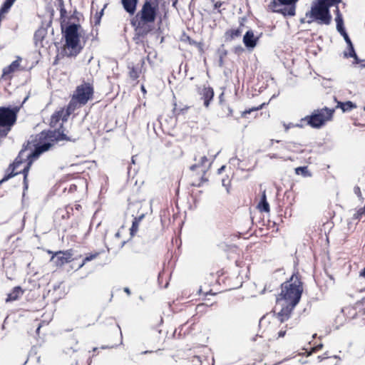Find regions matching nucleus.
<instances>
[{
  "label": "nucleus",
  "mask_w": 365,
  "mask_h": 365,
  "mask_svg": "<svg viewBox=\"0 0 365 365\" xmlns=\"http://www.w3.org/2000/svg\"><path fill=\"white\" fill-rule=\"evenodd\" d=\"M281 293L277 297V304L281 307L277 318L281 322L287 321L294 307L299 303L303 292L302 283L297 275L293 274L289 281L281 286Z\"/></svg>",
  "instance_id": "nucleus-1"
},
{
  "label": "nucleus",
  "mask_w": 365,
  "mask_h": 365,
  "mask_svg": "<svg viewBox=\"0 0 365 365\" xmlns=\"http://www.w3.org/2000/svg\"><path fill=\"white\" fill-rule=\"evenodd\" d=\"M53 145V144L51 142H45L41 144L32 145L31 143L29 141L27 145L21 150L14 162L9 165L7 171L11 170V173L6 174L0 180V185L4 182L7 181L12 177L16 175L19 173H14V171L15 169H16L24 161L28 160L29 162L27 165L24 168L22 171L24 174V189H28L27 175L33 160L38 158V156L43 152L48 150Z\"/></svg>",
  "instance_id": "nucleus-2"
},
{
  "label": "nucleus",
  "mask_w": 365,
  "mask_h": 365,
  "mask_svg": "<svg viewBox=\"0 0 365 365\" xmlns=\"http://www.w3.org/2000/svg\"><path fill=\"white\" fill-rule=\"evenodd\" d=\"M158 9L156 0H145L141 9L130 20L138 36H145L151 31L149 24L155 21Z\"/></svg>",
  "instance_id": "nucleus-3"
},
{
  "label": "nucleus",
  "mask_w": 365,
  "mask_h": 365,
  "mask_svg": "<svg viewBox=\"0 0 365 365\" xmlns=\"http://www.w3.org/2000/svg\"><path fill=\"white\" fill-rule=\"evenodd\" d=\"M26 96L21 104L14 107H0V138H4L11 130V127L15 124L17 119V114L25 101L28 99Z\"/></svg>",
  "instance_id": "nucleus-4"
},
{
  "label": "nucleus",
  "mask_w": 365,
  "mask_h": 365,
  "mask_svg": "<svg viewBox=\"0 0 365 365\" xmlns=\"http://www.w3.org/2000/svg\"><path fill=\"white\" fill-rule=\"evenodd\" d=\"M305 16L308 19V24L317 21L319 24L329 25L332 19L329 9L317 1L312 3L310 11H307Z\"/></svg>",
  "instance_id": "nucleus-5"
},
{
  "label": "nucleus",
  "mask_w": 365,
  "mask_h": 365,
  "mask_svg": "<svg viewBox=\"0 0 365 365\" xmlns=\"http://www.w3.org/2000/svg\"><path fill=\"white\" fill-rule=\"evenodd\" d=\"M80 27L79 24H71L65 29L63 27L61 28L66 40V46L68 49H71L68 56H76L82 48L79 46L80 36L78 29Z\"/></svg>",
  "instance_id": "nucleus-6"
},
{
  "label": "nucleus",
  "mask_w": 365,
  "mask_h": 365,
  "mask_svg": "<svg viewBox=\"0 0 365 365\" xmlns=\"http://www.w3.org/2000/svg\"><path fill=\"white\" fill-rule=\"evenodd\" d=\"M334 109H330L324 107L322 109L314 110L312 114L309 116L304 118V120L307 121L308 125L314 128H319L324 123L331 120L332 118Z\"/></svg>",
  "instance_id": "nucleus-7"
},
{
  "label": "nucleus",
  "mask_w": 365,
  "mask_h": 365,
  "mask_svg": "<svg viewBox=\"0 0 365 365\" xmlns=\"http://www.w3.org/2000/svg\"><path fill=\"white\" fill-rule=\"evenodd\" d=\"M93 93V86L88 83H85L76 88L73 96L78 101L80 106H83L92 98Z\"/></svg>",
  "instance_id": "nucleus-8"
},
{
  "label": "nucleus",
  "mask_w": 365,
  "mask_h": 365,
  "mask_svg": "<svg viewBox=\"0 0 365 365\" xmlns=\"http://www.w3.org/2000/svg\"><path fill=\"white\" fill-rule=\"evenodd\" d=\"M220 153V150L217 152L215 155H211L210 151H208V155H210V162L208 163V165L206 166V163H208L209 159L206 155H203L200 157L199 160L197 159V155H195L194 157V160L197 161V163L194 165H192L190 167V170L195 171L197 168H202V172L203 175H205L207 171L209 170V168L211 167L212 163L216 159L217 156Z\"/></svg>",
  "instance_id": "nucleus-9"
},
{
  "label": "nucleus",
  "mask_w": 365,
  "mask_h": 365,
  "mask_svg": "<svg viewBox=\"0 0 365 365\" xmlns=\"http://www.w3.org/2000/svg\"><path fill=\"white\" fill-rule=\"evenodd\" d=\"M72 255L69 251L57 252L52 257L51 262L57 267H61L71 261Z\"/></svg>",
  "instance_id": "nucleus-10"
},
{
  "label": "nucleus",
  "mask_w": 365,
  "mask_h": 365,
  "mask_svg": "<svg viewBox=\"0 0 365 365\" xmlns=\"http://www.w3.org/2000/svg\"><path fill=\"white\" fill-rule=\"evenodd\" d=\"M199 93L201 96V98L204 100V106L207 108L210 106L211 101L214 97V91L210 86H204L200 91H199Z\"/></svg>",
  "instance_id": "nucleus-11"
},
{
  "label": "nucleus",
  "mask_w": 365,
  "mask_h": 365,
  "mask_svg": "<svg viewBox=\"0 0 365 365\" xmlns=\"http://www.w3.org/2000/svg\"><path fill=\"white\" fill-rule=\"evenodd\" d=\"M258 37H255L252 30L247 31L243 37V43L245 46L249 48H254L257 43Z\"/></svg>",
  "instance_id": "nucleus-12"
},
{
  "label": "nucleus",
  "mask_w": 365,
  "mask_h": 365,
  "mask_svg": "<svg viewBox=\"0 0 365 365\" xmlns=\"http://www.w3.org/2000/svg\"><path fill=\"white\" fill-rule=\"evenodd\" d=\"M68 116H65L64 108L55 112L51 117L50 125L52 127L57 125L58 123L61 120L63 122L66 121Z\"/></svg>",
  "instance_id": "nucleus-13"
},
{
  "label": "nucleus",
  "mask_w": 365,
  "mask_h": 365,
  "mask_svg": "<svg viewBox=\"0 0 365 365\" xmlns=\"http://www.w3.org/2000/svg\"><path fill=\"white\" fill-rule=\"evenodd\" d=\"M138 0H121L125 11L130 15H133L136 11Z\"/></svg>",
  "instance_id": "nucleus-14"
},
{
  "label": "nucleus",
  "mask_w": 365,
  "mask_h": 365,
  "mask_svg": "<svg viewBox=\"0 0 365 365\" xmlns=\"http://www.w3.org/2000/svg\"><path fill=\"white\" fill-rule=\"evenodd\" d=\"M21 61V58L17 57V59L14 61L9 66L5 67L3 69V75L8 76L16 71L19 70L20 66V61Z\"/></svg>",
  "instance_id": "nucleus-15"
},
{
  "label": "nucleus",
  "mask_w": 365,
  "mask_h": 365,
  "mask_svg": "<svg viewBox=\"0 0 365 365\" xmlns=\"http://www.w3.org/2000/svg\"><path fill=\"white\" fill-rule=\"evenodd\" d=\"M283 8L277 9L274 6V11L279 12L282 14L284 16H293L295 14V5L289 4L282 6Z\"/></svg>",
  "instance_id": "nucleus-16"
},
{
  "label": "nucleus",
  "mask_w": 365,
  "mask_h": 365,
  "mask_svg": "<svg viewBox=\"0 0 365 365\" xmlns=\"http://www.w3.org/2000/svg\"><path fill=\"white\" fill-rule=\"evenodd\" d=\"M23 294V292L19 287H16L14 288L11 292L7 294V297L6 299V302H10L15 301L19 298V297Z\"/></svg>",
  "instance_id": "nucleus-17"
},
{
  "label": "nucleus",
  "mask_w": 365,
  "mask_h": 365,
  "mask_svg": "<svg viewBox=\"0 0 365 365\" xmlns=\"http://www.w3.org/2000/svg\"><path fill=\"white\" fill-rule=\"evenodd\" d=\"M79 106L78 101L73 96L66 109H64L65 116L68 117Z\"/></svg>",
  "instance_id": "nucleus-18"
},
{
  "label": "nucleus",
  "mask_w": 365,
  "mask_h": 365,
  "mask_svg": "<svg viewBox=\"0 0 365 365\" xmlns=\"http://www.w3.org/2000/svg\"><path fill=\"white\" fill-rule=\"evenodd\" d=\"M79 106L78 101L73 96L66 109H64L65 116L68 117Z\"/></svg>",
  "instance_id": "nucleus-19"
},
{
  "label": "nucleus",
  "mask_w": 365,
  "mask_h": 365,
  "mask_svg": "<svg viewBox=\"0 0 365 365\" xmlns=\"http://www.w3.org/2000/svg\"><path fill=\"white\" fill-rule=\"evenodd\" d=\"M144 217L145 215L142 214L139 217L134 218L132 226L130 229L131 236H133L138 232L139 223L144 218Z\"/></svg>",
  "instance_id": "nucleus-20"
},
{
  "label": "nucleus",
  "mask_w": 365,
  "mask_h": 365,
  "mask_svg": "<svg viewBox=\"0 0 365 365\" xmlns=\"http://www.w3.org/2000/svg\"><path fill=\"white\" fill-rule=\"evenodd\" d=\"M260 211L268 212L269 211V205L267 202L265 191L263 192L261 201L258 205Z\"/></svg>",
  "instance_id": "nucleus-21"
},
{
  "label": "nucleus",
  "mask_w": 365,
  "mask_h": 365,
  "mask_svg": "<svg viewBox=\"0 0 365 365\" xmlns=\"http://www.w3.org/2000/svg\"><path fill=\"white\" fill-rule=\"evenodd\" d=\"M336 108H340L343 112L351 110L356 108V106L351 101H346L344 103L338 102Z\"/></svg>",
  "instance_id": "nucleus-22"
},
{
  "label": "nucleus",
  "mask_w": 365,
  "mask_h": 365,
  "mask_svg": "<svg viewBox=\"0 0 365 365\" xmlns=\"http://www.w3.org/2000/svg\"><path fill=\"white\" fill-rule=\"evenodd\" d=\"M317 2L320 4L322 6H327L328 9L336 4H339L341 0H317Z\"/></svg>",
  "instance_id": "nucleus-23"
},
{
  "label": "nucleus",
  "mask_w": 365,
  "mask_h": 365,
  "mask_svg": "<svg viewBox=\"0 0 365 365\" xmlns=\"http://www.w3.org/2000/svg\"><path fill=\"white\" fill-rule=\"evenodd\" d=\"M242 29L240 28L236 29H231L226 32V35L230 38V39H234L241 36Z\"/></svg>",
  "instance_id": "nucleus-24"
},
{
  "label": "nucleus",
  "mask_w": 365,
  "mask_h": 365,
  "mask_svg": "<svg viewBox=\"0 0 365 365\" xmlns=\"http://www.w3.org/2000/svg\"><path fill=\"white\" fill-rule=\"evenodd\" d=\"M355 309L363 315H365V297L355 304Z\"/></svg>",
  "instance_id": "nucleus-25"
},
{
  "label": "nucleus",
  "mask_w": 365,
  "mask_h": 365,
  "mask_svg": "<svg viewBox=\"0 0 365 365\" xmlns=\"http://www.w3.org/2000/svg\"><path fill=\"white\" fill-rule=\"evenodd\" d=\"M335 21L336 23V30L339 34L346 31L344 26L343 17H335Z\"/></svg>",
  "instance_id": "nucleus-26"
},
{
  "label": "nucleus",
  "mask_w": 365,
  "mask_h": 365,
  "mask_svg": "<svg viewBox=\"0 0 365 365\" xmlns=\"http://www.w3.org/2000/svg\"><path fill=\"white\" fill-rule=\"evenodd\" d=\"M298 0H278V3H277L275 1H274V4L275 7H277V6H285V5H295L296 2Z\"/></svg>",
  "instance_id": "nucleus-27"
},
{
  "label": "nucleus",
  "mask_w": 365,
  "mask_h": 365,
  "mask_svg": "<svg viewBox=\"0 0 365 365\" xmlns=\"http://www.w3.org/2000/svg\"><path fill=\"white\" fill-rule=\"evenodd\" d=\"M295 173L297 175H302L304 177L311 176V174L307 170V167H298L295 169Z\"/></svg>",
  "instance_id": "nucleus-28"
},
{
  "label": "nucleus",
  "mask_w": 365,
  "mask_h": 365,
  "mask_svg": "<svg viewBox=\"0 0 365 365\" xmlns=\"http://www.w3.org/2000/svg\"><path fill=\"white\" fill-rule=\"evenodd\" d=\"M60 11V19H61V26L63 28V24L66 22V14L67 11L65 8H61L59 9Z\"/></svg>",
  "instance_id": "nucleus-29"
},
{
  "label": "nucleus",
  "mask_w": 365,
  "mask_h": 365,
  "mask_svg": "<svg viewBox=\"0 0 365 365\" xmlns=\"http://www.w3.org/2000/svg\"><path fill=\"white\" fill-rule=\"evenodd\" d=\"M348 52H344V55L345 57L346 58H351L352 56H356V52H355V50H354V46H353V43L351 44V45H348Z\"/></svg>",
  "instance_id": "nucleus-30"
},
{
  "label": "nucleus",
  "mask_w": 365,
  "mask_h": 365,
  "mask_svg": "<svg viewBox=\"0 0 365 365\" xmlns=\"http://www.w3.org/2000/svg\"><path fill=\"white\" fill-rule=\"evenodd\" d=\"M98 255V253H95V254H92V255H90L89 256L86 257L84 258V259L83 260V262L78 266V269L81 268L87 262L91 261V260L94 259L95 258H96Z\"/></svg>",
  "instance_id": "nucleus-31"
},
{
  "label": "nucleus",
  "mask_w": 365,
  "mask_h": 365,
  "mask_svg": "<svg viewBox=\"0 0 365 365\" xmlns=\"http://www.w3.org/2000/svg\"><path fill=\"white\" fill-rule=\"evenodd\" d=\"M103 13V9H102L100 12H96L95 16L93 17V21L95 25H98L100 24Z\"/></svg>",
  "instance_id": "nucleus-32"
},
{
  "label": "nucleus",
  "mask_w": 365,
  "mask_h": 365,
  "mask_svg": "<svg viewBox=\"0 0 365 365\" xmlns=\"http://www.w3.org/2000/svg\"><path fill=\"white\" fill-rule=\"evenodd\" d=\"M262 106L263 105H261V106H259L258 107H255V108H250L249 110H246L243 111L242 113V117H245L247 114H250L252 111H256V110H258L261 109L262 108Z\"/></svg>",
  "instance_id": "nucleus-33"
},
{
  "label": "nucleus",
  "mask_w": 365,
  "mask_h": 365,
  "mask_svg": "<svg viewBox=\"0 0 365 365\" xmlns=\"http://www.w3.org/2000/svg\"><path fill=\"white\" fill-rule=\"evenodd\" d=\"M340 34L344 37V41L347 43V46L352 44V42H351L350 38L349 37L347 33L346 32V31H344V32L340 33Z\"/></svg>",
  "instance_id": "nucleus-34"
},
{
  "label": "nucleus",
  "mask_w": 365,
  "mask_h": 365,
  "mask_svg": "<svg viewBox=\"0 0 365 365\" xmlns=\"http://www.w3.org/2000/svg\"><path fill=\"white\" fill-rule=\"evenodd\" d=\"M354 192L360 200L362 199V194L359 186H355L354 187Z\"/></svg>",
  "instance_id": "nucleus-35"
},
{
  "label": "nucleus",
  "mask_w": 365,
  "mask_h": 365,
  "mask_svg": "<svg viewBox=\"0 0 365 365\" xmlns=\"http://www.w3.org/2000/svg\"><path fill=\"white\" fill-rule=\"evenodd\" d=\"M130 76L133 78V79H136L137 78H138V73L137 71L133 68L130 72Z\"/></svg>",
  "instance_id": "nucleus-36"
},
{
  "label": "nucleus",
  "mask_w": 365,
  "mask_h": 365,
  "mask_svg": "<svg viewBox=\"0 0 365 365\" xmlns=\"http://www.w3.org/2000/svg\"><path fill=\"white\" fill-rule=\"evenodd\" d=\"M240 162V159H238L237 157L232 158L230 160V163H231V164H232V165H235V164H237V165H239Z\"/></svg>",
  "instance_id": "nucleus-37"
},
{
  "label": "nucleus",
  "mask_w": 365,
  "mask_h": 365,
  "mask_svg": "<svg viewBox=\"0 0 365 365\" xmlns=\"http://www.w3.org/2000/svg\"><path fill=\"white\" fill-rule=\"evenodd\" d=\"M57 140H70L69 138L66 137V135L63 133L59 134L58 137H55Z\"/></svg>",
  "instance_id": "nucleus-38"
},
{
  "label": "nucleus",
  "mask_w": 365,
  "mask_h": 365,
  "mask_svg": "<svg viewBox=\"0 0 365 365\" xmlns=\"http://www.w3.org/2000/svg\"><path fill=\"white\" fill-rule=\"evenodd\" d=\"M267 157L269 158L270 159L279 158L277 154H268L267 155Z\"/></svg>",
  "instance_id": "nucleus-39"
},
{
  "label": "nucleus",
  "mask_w": 365,
  "mask_h": 365,
  "mask_svg": "<svg viewBox=\"0 0 365 365\" xmlns=\"http://www.w3.org/2000/svg\"><path fill=\"white\" fill-rule=\"evenodd\" d=\"M335 13H336V17H338V16L342 17V14H341L338 6H336V8Z\"/></svg>",
  "instance_id": "nucleus-40"
},
{
  "label": "nucleus",
  "mask_w": 365,
  "mask_h": 365,
  "mask_svg": "<svg viewBox=\"0 0 365 365\" xmlns=\"http://www.w3.org/2000/svg\"><path fill=\"white\" fill-rule=\"evenodd\" d=\"M322 346H323V345H322V344H319V345H317V346H314V347L312 349V351H318V350L321 349L322 348Z\"/></svg>",
  "instance_id": "nucleus-41"
},
{
  "label": "nucleus",
  "mask_w": 365,
  "mask_h": 365,
  "mask_svg": "<svg viewBox=\"0 0 365 365\" xmlns=\"http://www.w3.org/2000/svg\"><path fill=\"white\" fill-rule=\"evenodd\" d=\"M285 334H286V331H282V330H281V331H279L278 332V336H279V337H283V336H285Z\"/></svg>",
  "instance_id": "nucleus-42"
},
{
  "label": "nucleus",
  "mask_w": 365,
  "mask_h": 365,
  "mask_svg": "<svg viewBox=\"0 0 365 365\" xmlns=\"http://www.w3.org/2000/svg\"><path fill=\"white\" fill-rule=\"evenodd\" d=\"M58 7H59V9L61 8H65L63 0H58Z\"/></svg>",
  "instance_id": "nucleus-43"
},
{
  "label": "nucleus",
  "mask_w": 365,
  "mask_h": 365,
  "mask_svg": "<svg viewBox=\"0 0 365 365\" xmlns=\"http://www.w3.org/2000/svg\"><path fill=\"white\" fill-rule=\"evenodd\" d=\"M351 58H354L355 63H359L361 62V60L358 58L356 54V56H352Z\"/></svg>",
  "instance_id": "nucleus-44"
},
{
  "label": "nucleus",
  "mask_w": 365,
  "mask_h": 365,
  "mask_svg": "<svg viewBox=\"0 0 365 365\" xmlns=\"http://www.w3.org/2000/svg\"><path fill=\"white\" fill-rule=\"evenodd\" d=\"M225 169V165H222L221 168H220L217 170L218 174H221L224 170Z\"/></svg>",
  "instance_id": "nucleus-45"
},
{
  "label": "nucleus",
  "mask_w": 365,
  "mask_h": 365,
  "mask_svg": "<svg viewBox=\"0 0 365 365\" xmlns=\"http://www.w3.org/2000/svg\"><path fill=\"white\" fill-rule=\"evenodd\" d=\"M124 292H126L128 294H130V291L128 287H125Z\"/></svg>",
  "instance_id": "nucleus-46"
},
{
  "label": "nucleus",
  "mask_w": 365,
  "mask_h": 365,
  "mask_svg": "<svg viewBox=\"0 0 365 365\" xmlns=\"http://www.w3.org/2000/svg\"><path fill=\"white\" fill-rule=\"evenodd\" d=\"M361 276L362 277H365V267L364 268V269L361 272V274H360Z\"/></svg>",
  "instance_id": "nucleus-47"
},
{
  "label": "nucleus",
  "mask_w": 365,
  "mask_h": 365,
  "mask_svg": "<svg viewBox=\"0 0 365 365\" xmlns=\"http://www.w3.org/2000/svg\"><path fill=\"white\" fill-rule=\"evenodd\" d=\"M221 6V3L220 2H217L215 4V8H218Z\"/></svg>",
  "instance_id": "nucleus-48"
},
{
  "label": "nucleus",
  "mask_w": 365,
  "mask_h": 365,
  "mask_svg": "<svg viewBox=\"0 0 365 365\" xmlns=\"http://www.w3.org/2000/svg\"><path fill=\"white\" fill-rule=\"evenodd\" d=\"M81 207V205H75V209H76V210H79Z\"/></svg>",
  "instance_id": "nucleus-49"
},
{
  "label": "nucleus",
  "mask_w": 365,
  "mask_h": 365,
  "mask_svg": "<svg viewBox=\"0 0 365 365\" xmlns=\"http://www.w3.org/2000/svg\"><path fill=\"white\" fill-rule=\"evenodd\" d=\"M220 65L222 66V58L220 57Z\"/></svg>",
  "instance_id": "nucleus-50"
},
{
  "label": "nucleus",
  "mask_w": 365,
  "mask_h": 365,
  "mask_svg": "<svg viewBox=\"0 0 365 365\" xmlns=\"http://www.w3.org/2000/svg\"><path fill=\"white\" fill-rule=\"evenodd\" d=\"M150 352H151L150 351H145L142 352V354H145L147 353H150Z\"/></svg>",
  "instance_id": "nucleus-51"
},
{
  "label": "nucleus",
  "mask_w": 365,
  "mask_h": 365,
  "mask_svg": "<svg viewBox=\"0 0 365 365\" xmlns=\"http://www.w3.org/2000/svg\"><path fill=\"white\" fill-rule=\"evenodd\" d=\"M141 89H142V91H143V92H144V93H145V92H146V91H145V88H144V86H143L141 87Z\"/></svg>",
  "instance_id": "nucleus-52"
},
{
  "label": "nucleus",
  "mask_w": 365,
  "mask_h": 365,
  "mask_svg": "<svg viewBox=\"0 0 365 365\" xmlns=\"http://www.w3.org/2000/svg\"><path fill=\"white\" fill-rule=\"evenodd\" d=\"M222 96H223V93H221V95L220 96V101H222Z\"/></svg>",
  "instance_id": "nucleus-53"
},
{
  "label": "nucleus",
  "mask_w": 365,
  "mask_h": 365,
  "mask_svg": "<svg viewBox=\"0 0 365 365\" xmlns=\"http://www.w3.org/2000/svg\"><path fill=\"white\" fill-rule=\"evenodd\" d=\"M177 1H178V0H175V1H173V6H175V4L177 3Z\"/></svg>",
  "instance_id": "nucleus-54"
},
{
  "label": "nucleus",
  "mask_w": 365,
  "mask_h": 365,
  "mask_svg": "<svg viewBox=\"0 0 365 365\" xmlns=\"http://www.w3.org/2000/svg\"><path fill=\"white\" fill-rule=\"evenodd\" d=\"M301 22H302V23H304V22H305V20H304V19H301Z\"/></svg>",
  "instance_id": "nucleus-55"
},
{
  "label": "nucleus",
  "mask_w": 365,
  "mask_h": 365,
  "mask_svg": "<svg viewBox=\"0 0 365 365\" xmlns=\"http://www.w3.org/2000/svg\"><path fill=\"white\" fill-rule=\"evenodd\" d=\"M38 36V33L37 32L35 34V38H37Z\"/></svg>",
  "instance_id": "nucleus-56"
},
{
  "label": "nucleus",
  "mask_w": 365,
  "mask_h": 365,
  "mask_svg": "<svg viewBox=\"0 0 365 365\" xmlns=\"http://www.w3.org/2000/svg\"><path fill=\"white\" fill-rule=\"evenodd\" d=\"M132 163H135L134 157H133V158H132Z\"/></svg>",
  "instance_id": "nucleus-57"
},
{
  "label": "nucleus",
  "mask_w": 365,
  "mask_h": 365,
  "mask_svg": "<svg viewBox=\"0 0 365 365\" xmlns=\"http://www.w3.org/2000/svg\"><path fill=\"white\" fill-rule=\"evenodd\" d=\"M225 179H223V180H222V185H225Z\"/></svg>",
  "instance_id": "nucleus-58"
},
{
  "label": "nucleus",
  "mask_w": 365,
  "mask_h": 365,
  "mask_svg": "<svg viewBox=\"0 0 365 365\" xmlns=\"http://www.w3.org/2000/svg\"><path fill=\"white\" fill-rule=\"evenodd\" d=\"M263 320H264V318L261 319H260V322H259V323L261 324V323L262 322V321H263Z\"/></svg>",
  "instance_id": "nucleus-59"
},
{
  "label": "nucleus",
  "mask_w": 365,
  "mask_h": 365,
  "mask_svg": "<svg viewBox=\"0 0 365 365\" xmlns=\"http://www.w3.org/2000/svg\"><path fill=\"white\" fill-rule=\"evenodd\" d=\"M40 329V326L37 328V331Z\"/></svg>",
  "instance_id": "nucleus-60"
}]
</instances>
